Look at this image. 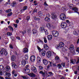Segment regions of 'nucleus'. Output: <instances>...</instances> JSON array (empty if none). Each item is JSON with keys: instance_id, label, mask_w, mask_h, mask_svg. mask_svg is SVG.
<instances>
[{"instance_id": "49", "label": "nucleus", "mask_w": 79, "mask_h": 79, "mask_svg": "<svg viewBox=\"0 0 79 79\" xmlns=\"http://www.w3.org/2000/svg\"><path fill=\"white\" fill-rule=\"evenodd\" d=\"M61 65L63 67H64L65 66V63L63 62L61 63Z\"/></svg>"}, {"instance_id": "53", "label": "nucleus", "mask_w": 79, "mask_h": 79, "mask_svg": "<svg viewBox=\"0 0 79 79\" xmlns=\"http://www.w3.org/2000/svg\"><path fill=\"white\" fill-rule=\"evenodd\" d=\"M22 77L23 79H27L28 78V77H27L25 76H22Z\"/></svg>"}, {"instance_id": "41", "label": "nucleus", "mask_w": 79, "mask_h": 79, "mask_svg": "<svg viewBox=\"0 0 79 79\" xmlns=\"http://www.w3.org/2000/svg\"><path fill=\"white\" fill-rule=\"evenodd\" d=\"M10 4V1H8L5 3V5H9Z\"/></svg>"}, {"instance_id": "39", "label": "nucleus", "mask_w": 79, "mask_h": 79, "mask_svg": "<svg viewBox=\"0 0 79 79\" xmlns=\"http://www.w3.org/2000/svg\"><path fill=\"white\" fill-rule=\"evenodd\" d=\"M10 11H11V9H8L6 10V13H10Z\"/></svg>"}, {"instance_id": "28", "label": "nucleus", "mask_w": 79, "mask_h": 79, "mask_svg": "<svg viewBox=\"0 0 79 79\" xmlns=\"http://www.w3.org/2000/svg\"><path fill=\"white\" fill-rule=\"evenodd\" d=\"M37 61L38 62H40L41 61V58L39 56H38L37 58Z\"/></svg>"}, {"instance_id": "42", "label": "nucleus", "mask_w": 79, "mask_h": 79, "mask_svg": "<svg viewBox=\"0 0 79 79\" xmlns=\"http://www.w3.org/2000/svg\"><path fill=\"white\" fill-rule=\"evenodd\" d=\"M73 34L74 35H77L78 34L77 31H73Z\"/></svg>"}, {"instance_id": "1", "label": "nucleus", "mask_w": 79, "mask_h": 79, "mask_svg": "<svg viewBox=\"0 0 79 79\" xmlns=\"http://www.w3.org/2000/svg\"><path fill=\"white\" fill-rule=\"evenodd\" d=\"M68 6H69L70 9H72L73 11H71L69 10L68 11V13L71 14V13H77L78 11V8L76 6H74L73 4L69 3L68 4Z\"/></svg>"}, {"instance_id": "56", "label": "nucleus", "mask_w": 79, "mask_h": 79, "mask_svg": "<svg viewBox=\"0 0 79 79\" xmlns=\"http://www.w3.org/2000/svg\"><path fill=\"white\" fill-rule=\"evenodd\" d=\"M23 11H24V10L23 9H22L20 11V14H21L23 12Z\"/></svg>"}, {"instance_id": "45", "label": "nucleus", "mask_w": 79, "mask_h": 79, "mask_svg": "<svg viewBox=\"0 0 79 79\" xmlns=\"http://www.w3.org/2000/svg\"><path fill=\"white\" fill-rule=\"evenodd\" d=\"M12 66L13 68H15V66H16V65L14 63L12 62Z\"/></svg>"}, {"instance_id": "27", "label": "nucleus", "mask_w": 79, "mask_h": 79, "mask_svg": "<svg viewBox=\"0 0 79 79\" xmlns=\"http://www.w3.org/2000/svg\"><path fill=\"white\" fill-rule=\"evenodd\" d=\"M44 20L46 21H47L48 22H49L50 21V19L48 17H46L44 18Z\"/></svg>"}, {"instance_id": "60", "label": "nucleus", "mask_w": 79, "mask_h": 79, "mask_svg": "<svg viewBox=\"0 0 79 79\" xmlns=\"http://www.w3.org/2000/svg\"><path fill=\"white\" fill-rule=\"evenodd\" d=\"M10 48H11V49H13V46H12V45H11L10 44Z\"/></svg>"}, {"instance_id": "62", "label": "nucleus", "mask_w": 79, "mask_h": 79, "mask_svg": "<svg viewBox=\"0 0 79 79\" xmlns=\"http://www.w3.org/2000/svg\"><path fill=\"white\" fill-rule=\"evenodd\" d=\"M14 26L16 28V27H17V24H14Z\"/></svg>"}, {"instance_id": "14", "label": "nucleus", "mask_w": 79, "mask_h": 79, "mask_svg": "<svg viewBox=\"0 0 79 79\" xmlns=\"http://www.w3.org/2000/svg\"><path fill=\"white\" fill-rule=\"evenodd\" d=\"M52 18L53 19H54V20H56L57 19V16L56 15H55L53 14H52Z\"/></svg>"}, {"instance_id": "19", "label": "nucleus", "mask_w": 79, "mask_h": 79, "mask_svg": "<svg viewBox=\"0 0 79 79\" xmlns=\"http://www.w3.org/2000/svg\"><path fill=\"white\" fill-rule=\"evenodd\" d=\"M26 64V60H23L22 61V64L23 66H25Z\"/></svg>"}, {"instance_id": "52", "label": "nucleus", "mask_w": 79, "mask_h": 79, "mask_svg": "<svg viewBox=\"0 0 79 79\" xmlns=\"http://www.w3.org/2000/svg\"><path fill=\"white\" fill-rule=\"evenodd\" d=\"M30 19V16H27V21H29Z\"/></svg>"}, {"instance_id": "9", "label": "nucleus", "mask_w": 79, "mask_h": 79, "mask_svg": "<svg viewBox=\"0 0 79 79\" xmlns=\"http://www.w3.org/2000/svg\"><path fill=\"white\" fill-rule=\"evenodd\" d=\"M52 55V52L50 51H48L46 52V56L48 58H50Z\"/></svg>"}, {"instance_id": "21", "label": "nucleus", "mask_w": 79, "mask_h": 79, "mask_svg": "<svg viewBox=\"0 0 79 79\" xmlns=\"http://www.w3.org/2000/svg\"><path fill=\"white\" fill-rule=\"evenodd\" d=\"M6 71H10V67L8 65H7L6 67Z\"/></svg>"}, {"instance_id": "15", "label": "nucleus", "mask_w": 79, "mask_h": 79, "mask_svg": "<svg viewBox=\"0 0 79 79\" xmlns=\"http://www.w3.org/2000/svg\"><path fill=\"white\" fill-rule=\"evenodd\" d=\"M43 62L44 63V65H47L48 63V61L46 59H44L43 60Z\"/></svg>"}, {"instance_id": "51", "label": "nucleus", "mask_w": 79, "mask_h": 79, "mask_svg": "<svg viewBox=\"0 0 79 79\" xmlns=\"http://www.w3.org/2000/svg\"><path fill=\"white\" fill-rule=\"evenodd\" d=\"M3 74L4 75V76H6V74H7V73L5 71H3Z\"/></svg>"}, {"instance_id": "59", "label": "nucleus", "mask_w": 79, "mask_h": 79, "mask_svg": "<svg viewBox=\"0 0 79 79\" xmlns=\"http://www.w3.org/2000/svg\"><path fill=\"white\" fill-rule=\"evenodd\" d=\"M66 22L67 23H68V24H69V23H70V22H69V20H67L66 21Z\"/></svg>"}, {"instance_id": "17", "label": "nucleus", "mask_w": 79, "mask_h": 79, "mask_svg": "<svg viewBox=\"0 0 79 79\" xmlns=\"http://www.w3.org/2000/svg\"><path fill=\"white\" fill-rule=\"evenodd\" d=\"M23 52L24 53H27L28 52V49L26 48H24L23 49Z\"/></svg>"}, {"instance_id": "8", "label": "nucleus", "mask_w": 79, "mask_h": 79, "mask_svg": "<svg viewBox=\"0 0 79 79\" xmlns=\"http://www.w3.org/2000/svg\"><path fill=\"white\" fill-rule=\"evenodd\" d=\"M60 26L62 28H65L67 27V23L65 22H63L61 23Z\"/></svg>"}, {"instance_id": "36", "label": "nucleus", "mask_w": 79, "mask_h": 79, "mask_svg": "<svg viewBox=\"0 0 79 79\" xmlns=\"http://www.w3.org/2000/svg\"><path fill=\"white\" fill-rule=\"evenodd\" d=\"M37 49L38 50L39 52H40L41 51H42V50H41V48H40L39 47V46H37Z\"/></svg>"}, {"instance_id": "22", "label": "nucleus", "mask_w": 79, "mask_h": 79, "mask_svg": "<svg viewBox=\"0 0 79 79\" xmlns=\"http://www.w3.org/2000/svg\"><path fill=\"white\" fill-rule=\"evenodd\" d=\"M46 53V51L45 50H43L41 52V55L42 56H45Z\"/></svg>"}, {"instance_id": "13", "label": "nucleus", "mask_w": 79, "mask_h": 79, "mask_svg": "<svg viewBox=\"0 0 79 79\" xmlns=\"http://www.w3.org/2000/svg\"><path fill=\"white\" fill-rule=\"evenodd\" d=\"M6 77H5V79H11V77H10L11 76V74L10 73H7V74H6Z\"/></svg>"}, {"instance_id": "44", "label": "nucleus", "mask_w": 79, "mask_h": 79, "mask_svg": "<svg viewBox=\"0 0 79 79\" xmlns=\"http://www.w3.org/2000/svg\"><path fill=\"white\" fill-rule=\"evenodd\" d=\"M27 6H25L23 7V9L24 11H25V10H27Z\"/></svg>"}, {"instance_id": "37", "label": "nucleus", "mask_w": 79, "mask_h": 79, "mask_svg": "<svg viewBox=\"0 0 79 79\" xmlns=\"http://www.w3.org/2000/svg\"><path fill=\"white\" fill-rule=\"evenodd\" d=\"M9 28L10 30L11 31H13V28H12V27L11 26H9Z\"/></svg>"}, {"instance_id": "46", "label": "nucleus", "mask_w": 79, "mask_h": 79, "mask_svg": "<svg viewBox=\"0 0 79 79\" xmlns=\"http://www.w3.org/2000/svg\"><path fill=\"white\" fill-rule=\"evenodd\" d=\"M48 74L50 75V76H52L53 75V74L52 73V72H49L48 73Z\"/></svg>"}, {"instance_id": "10", "label": "nucleus", "mask_w": 79, "mask_h": 79, "mask_svg": "<svg viewBox=\"0 0 79 79\" xmlns=\"http://www.w3.org/2000/svg\"><path fill=\"white\" fill-rule=\"evenodd\" d=\"M23 72L26 74H27L30 73V70L28 69H24L23 70Z\"/></svg>"}, {"instance_id": "2", "label": "nucleus", "mask_w": 79, "mask_h": 79, "mask_svg": "<svg viewBox=\"0 0 79 79\" xmlns=\"http://www.w3.org/2000/svg\"><path fill=\"white\" fill-rule=\"evenodd\" d=\"M64 45V44L62 42H60L58 45H57L56 46V48H63Z\"/></svg>"}, {"instance_id": "11", "label": "nucleus", "mask_w": 79, "mask_h": 79, "mask_svg": "<svg viewBox=\"0 0 79 79\" xmlns=\"http://www.w3.org/2000/svg\"><path fill=\"white\" fill-rule=\"evenodd\" d=\"M30 60L31 61H34L35 60V56L34 55L31 56L30 57Z\"/></svg>"}, {"instance_id": "7", "label": "nucleus", "mask_w": 79, "mask_h": 79, "mask_svg": "<svg viewBox=\"0 0 79 79\" xmlns=\"http://www.w3.org/2000/svg\"><path fill=\"white\" fill-rule=\"evenodd\" d=\"M66 15L64 14H61L60 16L61 20H64L66 19Z\"/></svg>"}, {"instance_id": "35", "label": "nucleus", "mask_w": 79, "mask_h": 79, "mask_svg": "<svg viewBox=\"0 0 79 79\" xmlns=\"http://www.w3.org/2000/svg\"><path fill=\"white\" fill-rule=\"evenodd\" d=\"M38 14L40 16H42V12L41 11L39 12Z\"/></svg>"}, {"instance_id": "4", "label": "nucleus", "mask_w": 79, "mask_h": 79, "mask_svg": "<svg viewBox=\"0 0 79 79\" xmlns=\"http://www.w3.org/2000/svg\"><path fill=\"white\" fill-rule=\"evenodd\" d=\"M40 31L41 32H45L46 35H48V33L47 31V30L44 29V28L43 27H41L40 28Z\"/></svg>"}, {"instance_id": "24", "label": "nucleus", "mask_w": 79, "mask_h": 79, "mask_svg": "<svg viewBox=\"0 0 79 79\" xmlns=\"http://www.w3.org/2000/svg\"><path fill=\"white\" fill-rule=\"evenodd\" d=\"M62 11H64V12H65V11H66V10H67V7H63L61 8Z\"/></svg>"}, {"instance_id": "64", "label": "nucleus", "mask_w": 79, "mask_h": 79, "mask_svg": "<svg viewBox=\"0 0 79 79\" xmlns=\"http://www.w3.org/2000/svg\"><path fill=\"white\" fill-rule=\"evenodd\" d=\"M35 12H37V9H35L33 11V13H35Z\"/></svg>"}, {"instance_id": "47", "label": "nucleus", "mask_w": 79, "mask_h": 79, "mask_svg": "<svg viewBox=\"0 0 79 79\" xmlns=\"http://www.w3.org/2000/svg\"><path fill=\"white\" fill-rule=\"evenodd\" d=\"M13 14V13H12V12L9 13L8 15H7V16H11V15Z\"/></svg>"}, {"instance_id": "31", "label": "nucleus", "mask_w": 79, "mask_h": 79, "mask_svg": "<svg viewBox=\"0 0 79 79\" xmlns=\"http://www.w3.org/2000/svg\"><path fill=\"white\" fill-rule=\"evenodd\" d=\"M28 75H29V76H31V77H35V75L33 73L28 74Z\"/></svg>"}, {"instance_id": "38", "label": "nucleus", "mask_w": 79, "mask_h": 79, "mask_svg": "<svg viewBox=\"0 0 79 79\" xmlns=\"http://www.w3.org/2000/svg\"><path fill=\"white\" fill-rule=\"evenodd\" d=\"M7 35H8L9 36H11V35H12V33L10 32H8L7 33Z\"/></svg>"}, {"instance_id": "20", "label": "nucleus", "mask_w": 79, "mask_h": 79, "mask_svg": "<svg viewBox=\"0 0 79 79\" xmlns=\"http://www.w3.org/2000/svg\"><path fill=\"white\" fill-rule=\"evenodd\" d=\"M16 5V1L13 2L11 4V5L12 7H15Z\"/></svg>"}, {"instance_id": "5", "label": "nucleus", "mask_w": 79, "mask_h": 79, "mask_svg": "<svg viewBox=\"0 0 79 79\" xmlns=\"http://www.w3.org/2000/svg\"><path fill=\"white\" fill-rule=\"evenodd\" d=\"M52 35L55 37H57L59 35L58 32L56 31L53 30L52 31Z\"/></svg>"}, {"instance_id": "43", "label": "nucleus", "mask_w": 79, "mask_h": 79, "mask_svg": "<svg viewBox=\"0 0 79 79\" xmlns=\"http://www.w3.org/2000/svg\"><path fill=\"white\" fill-rule=\"evenodd\" d=\"M39 73L40 74H42L43 76H44V75L45 74V73H44L43 71H40V72Z\"/></svg>"}, {"instance_id": "40", "label": "nucleus", "mask_w": 79, "mask_h": 79, "mask_svg": "<svg viewBox=\"0 0 79 79\" xmlns=\"http://www.w3.org/2000/svg\"><path fill=\"white\" fill-rule=\"evenodd\" d=\"M24 58L25 59V60H28V55H27V54H26L25 56H24Z\"/></svg>"}, {"instance_id": "58", "label": "nucleus", "mask_w": 79, "mask_h": 79, "mask_svg": "<svg viewBox=\"0 0 79 79\" xmlns=\"http://www.w3.org/2000/svg\"><path fill=\"white\" fill-rule=\"evenodd\" d=\"M26 32V30H24L22 32V34H24Z\"/></svg>"}, {"instance_id": "61", "label": "nucleus", "mask_w": 79, "mask_h": 79, "mask_svg": "<svg viewBox=\"0 0 79 79\" xmlns=\"http://www.w3.org/2000/svg\"><path fill=\"white\" fill-rule=\"evenodd\" d=\"M34 20H37V18H36V17H35V16H34Z\"/></svg>"}, {"instance_id": "25", "label": "nucleus", "mask_w": 79, "mask_h": 79, "mask_svg": "<svg viewBox=\"0 0 79 79\" xmlns=\"http://www.w3.org/2000/svg\"><path fill=\"white\" fill-rule=\"evenodd\" d=\"M55 60L58 61V62H60L61 61V60L60 59V57L58 56H56L55 57Z\"/></svg>"}, {"instance_id": "63", "label": "nucleus", "mask_w": 79, "mask_h": 79, "mask_svg": "<svg viewBox=\"0 0 79 79\" xmlns=\"http://www.w3.org/2000/svg\"><path fill=\"white\" fill-rule=\"evenodd\" d=\"M52 64L53 65V66H56V64L55 63H53Z\"/></svg>"}, {"instance_id": "57", "label": "nucleus", "mask_w": 79, "mask_h": 79, "mask_svg": "<svg viewBox=\"0 0 79 79\" xmlns=\"http://www.w3.org/2000/svg\"><path fill=\"white\" fill-rule=\"evenodd\" d=\"M44 6H47V5H47V2H44Z\"/></svg>"}, {"instance_id": "26", "label": "nucleus", "mask_w": 79, "mask_h": 79, "mask_svg": "<svg viewBox=\"0 0 79 79\" xmlns=\"http://www.w3.org/2000/svg\"><path fill=\"white\" fill-rule=\"evenodd\" d=\"M70 61L72 64H74L76 62V60L70 59Z\"/></svg>"}, {"instance_id": "23", "label": "nucleus", "mask_w": 79, "mask_h": 79, "mask_svg": "<svg viewBox=\"0 0 79 79\" xmlns=\"http://www.w3.org/2000/svg\"><path fill=\"white\" fill-rule=\"evenodd\" d=\"M44 50H48V45H47V44H44Z\"/></svg>"}, {"instance_id": "29", "label": "nucleus", "mask_w": 79, "mask_h": 79, "mask_svg": "<svg viewBox=\"0 0 79 79\" xmlns=\"http://www.w3.org/2000/svg\"><path fill=\"white\" fill-rule=\"evenodd\" d=\"M3 69H4V67L3 65H0V71H3Z\"/></svg>"}, {"instance_id": "50", "label": "nucleus", "mask_w": 79, "mask_h": 79, "mask_svg": "<svg viewBox=\"0 0 79 79\" xmlns=\"http://www.w3.org/2000/svg\"><path fill=\"white\" fill-rule=\"evenodd\" d=\"M57 66L59 67V69H60L61 68V65L60 64H58Z\"/></svg>"}, {"instance_id": "55", "label": "nucleus", "mask_w": 79, "mask_h": 79, "mask_svg": "<svg viewBox=\"0 0 79 79\" xmlns=\"http://www.w3.org/2000/svg\"><path fill=\"white\" fill-rule=\"evenodd\" d=\"M46 16L47 17H50V15L49 14H47L46 15Z\"/></svg>"}, {"instance_id": "6", "label": "nucleus", "mask_w": 79, "mask_h": 79, "mask_svg": "<svg viewBox=\"0 0 79 79\" xmlns=\"http://www.w3.org/2000/svg\"><path fill=\"white\" fill-rule=\"evenodd\" d=\"M70 50H71V52L72 53L73 55H76V52L74 50V45H71L70 48Z\"/></svg>"}, {"instance_id": "16", "label": "nucleus", "mask_w": 79, "mask_h": 79, "mask_svg": "<svg viewBox=\"0 0 79 79\" xmlns=\"http://www.w3.org/2000/svg\"><path fill=\"white\" fill-rule=\"evenodd\" d=\"M46 26L48 28H51V27H53V25L51 24H50L49 23H47L46 24Z\"/></svg>"}, {"instance_id": "18", "label": "nucleus", "mask_w": 79, "mask_h": 79, "mask_svg": "<svg viewBox=\"0 0 79 79\" xmlns=\"http://www.w3.org/2000/svg\"><path fill=\"white\" fill-rule=\"evenodd\" d=\"M52 37H53L52 35H49L48 36V40H50L52 39Z\"/></svg>"}, {"instance_id": "33", "label": "nucleus", "mask_w": 79, "mask_h": 79, "mask_svg": "<svg viewBox=\"0 0 79 79\" xmlns=\"http://www.w3.org/2000/svg\"><path fill=\"white\" fill-rule=\"evenodd\" d=\"M44 43H45V44L47 43V38L45 37H44Z\"/></svg>"}, {"instance_id": "48", "label": "nucleus", "mask_w": 79, "mask_h": 79, "mask_svg": "<svg viewBox=\"0 0 79 79\" xmlns=\"http://www.w3.org/2000/svg\"><path fill=\"white\" fill-rule=\"evenodd\" d=\"M39 68L40 70H42V69H43V67L42 66H39Z\"/></svg>"}, {"instance_id": "32", "label": "nucleus", "mask_w": 79, "mask_h": 79, "mask_svg": "<svg viewBox=\"0 0 79 79\" xmlns=\"http://www.w3.org/2000/svg\"><path fill=\"white\" fill-rule=\"evenodd\" d=\"M15 58L16 57L14 55H12L11 57V60L12 61H15Z\"/></svg>"}, {"instance_id": "34", "label": "nucleus", "mask_w": 79, "mask_h": 79, "mask_svg": "<svg viewBox=\"0 0 79 79\" xmlns=\"http://www.w3.org/2000/svg\"><path fill=\"white\" fill-rule=\"evenodd\" d=\"M31 28H29L27 29V31L28 33H30L31 32Z\"/></svg>"}, {"instance_id": "30", "label": "nucleus", "mask_w": 79, "mask_h": 79, "mask_svg": "<svg viewBox=\"0 0 79 79\" xmlns=\"http://www.w3.org/2000/svg\"><path fill=\"white\" fill-rule=\"evenodd\" d=\"M32 32L33 34H36V33H37V31L35 29H33L32 30Z\"/></svg>"}, {"instance_id": "54", "label": "nucleus", "mask_w": 79, "mask_h": 79, "mask_svg": "<svg viewBox=\"0 0 79 79\" xmlns=\"http://www.w3.org/2000/svg\"><path fill=\"white\" fill-rule=\"evenodd\" d=\"M76 51L77 52H78V53H79V48H77V49L76 50Z\"/></svg>"}, {"instance_id": "12", "label": "nucleus", "mask_w": 79, "mask_h": 79, "mask_svg": "<svg viewBox=\"0 0 79 79\" xmlns=\"http://www.w3.org/2000/svg\"><path fill=\"white\" fill-rule=\"evenodd\" d=\"M31 70L34 73H36L37 72V69H36V68L34 67L33 65L31 66Z\"/></svg>"}, {"instance_id": "3", "label": "nucleus", "mask_w": 79, "mask_h": 79, "mask_svg": "<svg viewBox=\"0 0 79 79\" xmlns=\"http://www.w3.org/2000/svg\"><path fill=\"white\" fill-rule=\"evenodd\" d=\"M0 53L1 55H5L6 56L8 54L6 49L2 48L1 50Z\"/></svg>"}]
</instances>
